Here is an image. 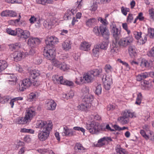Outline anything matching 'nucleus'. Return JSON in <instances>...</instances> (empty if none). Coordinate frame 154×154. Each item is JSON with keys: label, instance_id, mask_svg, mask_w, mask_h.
Instances as JSON below:
<instances>
[{"label": "nucleus", "instance_id": "nucleus-1", "mask_svg": "<svg viewBox=\"0 0 154 154\" xmlns=\"http://www.w3.org/2000/svg\"><path fill=\"white\" fill-rule=\"evenodd\" d=\"M36 126V128L40 129L38 131V139L41 141L47 139L52 128V122L40 120L37 122Z\"/></svg>", "mask_w": 154, "mask_h": 154}, {"label": "nucleus", "instance_id": "nucleus-2", "mask_svg": "<svg viewBox=\"0 0 154 154\" xmlns=\"http://www.w3.org/2000/svg\"><path fill=\"white\" fill-rule=\"evenodd\" d=\"M93 32L94 34L100 36L101 35L104 38H109L110 35L109 30L106 26L101 25L98 26H95L93 29Z\"/></svg>", "mask_w": 154, "mask_h": 154}, {"label": "nucleus", "instance_id": "nucleus-3", "mask_svg": "<svg viewBox=\"0 0 154 154\" xmlns=\"http://www.w3.org/2000/svg\"><path fill=\"white\" fill-rule=\"evenodd\" d=\"M86 128L92 134H97L101 130L97 122L92 121L86 125Z\"/></svg>", "mask_w": 154, "mask_h": 154}, {"label": "nucleus", "instance_id": "nucleus-4", "mask_svg": "<svg viewBox=\"0 0 154 154\" xmlns=\"http://www.w3.org/2000/svg\"><path fill=\"white\" fill-rule=\"evenodd\" d=\"M43 55L47 59L53 60L55 57V48L46 47L43 52Z\"/></svg>", "mask_w": 154, "mask_h": 154}, {"label": "nucleus", "instance_id": "nucleus-5", "mask_svg": "<svg viewBox=\"0 0 154 154\" xmlns=\"http://www.w3.org/2000/svg\"><path fill=\"white\" fill-rule=\"evenodd\" d=\"M133 116V113L129 111H125L123 112L122 116L118 118V120L122 124L125 125L129 122V117L132 118Z\"/></svg>", "mask_w": 154, "mask_h": 154}, {"label": "nucleus", "instance_id": "nucleus-6", "mask_svg": "<svg viewBox=\"0 0 154 154\" xmlns=\"http://www.w3.org/2000/svg\"><path fill=\"white\" fill-rule=\"evenodd\" d=\"M111 31L112 35L116 39L117 41L121 37V30L116 27L114 22H112L110 24Z\"/></svg>", "mask_w": 154, "mask_h": 154}, {"label": "nucleus", "instance_id": "nucleus-7", "mask_svg": "<svg viewBox=\"0 0 154 154\" xmlns=\"http://www.w3.org/2000/svg\"><path fill=\"white\" fill-rule=\"evenodd\" d=\"M32 82L30 78H25L20 81L19 85V90L21 91L29 88L32 84Z\"/></svg>", "mask_w": 154, "mask_h": 154}, {"label": "nucleus", "instance_id": "nucleus-8", "mask_svg": "<svg viewBox=\"0 0 154 154\" xmlns=\"http://www.w3.org/2000/svg\"><path fill=\"white\" fill-rule=\"evenodd\" d=\"M53 80L56 81L58 84L66 85L68 86H72L73 85V83L72 82L67 80H63L62 76H59L58 75H55L53 77Z\"/></svg>", "mask_w": 154, "mask_h": 154}, {"label": "nucleus", "instance_id": "nucleus-9", "mask_svg": "<svg viewBox=\"0 0 154 154\" xmlns=\"http://www.w3.org/2000/svg\"><path fill=\"white\" fill-rule=\"evenodd\" d=\"M133 41V38L131 36H128L121 38L119 42V44L122 47H125L130 45Z\"/></svg>", "mask_w": 154, "mask_h": 154}, {"label": "nucleus", "instance_id": "nucleus-10", "mask_svg": "<svg viewBox=\"0 0 154 154\" xmlns=\"http://www.w3.org/2000/svg\"><path fill=\"white\" fill-rule=\"evenodd\" d=\"M59 42L58 38L54 36H51L45 40V43L47 47L54 48V45Z\"/></svg>", "mask_w": 154, "mask_h": 154}, {"label": "nucleus", "instance_id": "nucleus-11", "mask_svg": "<svg viewBox=\"0 0 154 154\" xmlns=\"http://www.w3.org/2000/svg\"><path fill=\"white\" fill-rule=\"evenodd\" d=\"M17 37L22 40H26L29 38L30 36V32L27 30H23L20 28H18Z\"/></svg>", "mask_w": 154, "mask_h": 154}, {"label": "nucleus", "instance_id": "nucleus-12", "mask_svg": "<svg viewBox=\"0 0 154 154\" xmlns=\"http://www.w3.org/2000/svg\"><path fill=\"white\" fill-rule=\"evenodd\" d=\"M102 80L103 82L104 88L106 90H109L111 88V85L112 83L111 76L106 75L104 79L103 78Z\"/></svg>", "mask_w": 154, "mask_h": 154}, {"label": "nucleus", "instance_id": "nucleus-13", "mask_svg": "<svg viewBox=\"0 0 154 154\" xmlns=\"http://www.w3.org/2000/svg\"><path fill=\"white\" fill-rule=\"evenodd\" d=\"M112 141V140L110 137H104L100 138L98 141L97 144V146L101 147L105 145L108 142Z\"/></svg>", "mask_w": 154, "mask_h": 154}, {"label": "nucleus", "instance_id": "nucleus-14", "mask_svg": "<svg viewBox=\"0 0 154 154\" xmlns=\"http://www.w3.org/2000/svg\"><path fill=\"white\" fill-rule=\"evenodd\" d=\"M47 109L50 110H54L55 109L57 104L55 101L52 99H49L45 102Z\"/></svg>", "mask_w": 154, "mask_h": 154}, {"label": "nucleus", "instance_id": "nucleus-15", "mask_svg": "<svg viewBox=\"0 0 154 154\" xmlns=\"http://www.w3.org/2000/svg\"><path fill=\"white\" fill-rule=\"evenodd\" d=\"M41 42L40 40L38 38L30 37L27 41V44L31 47H34L39 45Z\"/></svg>", "mask_w": 154, "mask_h": 154}, {"label": "nucleus", "instance_id": "nucleus-16", "mask_svg": "<svg viewBox=\"0 0 154 154\" xmlns=\"http://www.w3.org/2000/svg\"><path fill=\"white\" fill-rule=\"evenodd\" d=\"M35 111L32 107H30L26 110L25 116L30 121L31 119L35 116Z\"/></svg>", "mask_w": 154, "mask_h": 154}, {"label": "nucleus", "instance_id": "nucleus-17", "mask_svg": "<svg viewBox=\"0 0 154 154\" xmlns=\"http://www.w3.org/2000/svg\"><path fill=\"white\" fill-rule=\"evenodd\" d=\"M91 45L88 42L86 41L83 42L81 43L80 46L81 50L88 51L90 50Z\"/></svg>", "mask_w": 154, "mask_h": 154}, {"label": "nucleus", "instance_id": "nucleus-18", "mask_svg": "<svg viewBox=\"0 0 154 154\" xmlns=\"http://www.w3.org/2000/svg\"><path fill=\"white\" fill-rule=\"evenodd\" d=\"M22 56L23 52L20 51H15L13 53L14 59L16 62L20 60L22 58Z\"/></svg>", "mask_w": 154, "mask_h": 154}, {"label": "nucleus", "instance_id": "nucleus-19", "mask_svg": "<svg viewBox=\"0 0 154 154\" xmlns=\"http://www.w3.org/2000/svg\"><path fill=\"white\" fill-rule=\"evenodd\" d=\"M29 122L26 118L24 117H19L16 119V123L18 124L24 125L26 124Z\"/></svg>", "mask_w": 154, "mask_h": 154}, {"label": "nucleus", "instance_id": "nucleus-20", "mask_svg": "<svg viewBox=\"0 0 154 154\" xmlns=\"http://www.w3.org/2000/svg\"><path fill=\"white\" fill-rule=\"evenodd\" d=\"M63 131L62 133L63 136H72L74 134V131L72 129L69 128L67 127H63Z\"/></svg>", "mask_w": 154, "mask_h": 154}, {"label": "nucleus", "instance_id": "nucleus-21", "mask_svg": "<svg viewBox=\"0 0 154 154\" xmlns=\"http://www.w3.org/2000/svg\"><path fill=\"white\" fill-rule=\"evenodd\" d=\"M90 107V105L82 101L81 104L77 106V109L79 110L86 111L89 109Z\"/></svg>", "mask_w": 154, "mask_h": 154}, {"label": "nucleus", "instance_id": "nucleus-22", "mask_svg": "<svg viewBox=\"0 0 154 154\" xmlns=\"http://www.w3.org/2000/svg\"><path fill=\"white\" fill-rule=\"evenodd\" d=\"M83 78L86 82L89 83L92 82L94 78L93 76L92 75L90 71H89L88 73L84 74Z\"/></svg>", "mask_w": 154, "mask_h": 154}, {"label": "nucleus", "instance_id": "nucleus-23", "mask_svg": "<svg viewBox=\"0 0 154 154\" xmlns=\"http://www.w3.org/2000/svg\"><path fill=\"white\" fill-rule=\"evenodd\" d=\"M93 100V96L91 94H88L86 95L83 99V102L90 105V106L91 103Z\"/></svg>", "mask_w": 154, "mask_h": 154}, {"label": "nucleus", "instance_id": "nucleus-24", "mask_svg": "<svg viewBox=\"0 0 154 154\" xmlns=\"http://www.w3.org/2000/svg\"><path fill=\"white\" fill-rule=\"evenodd\" d=\"M109 38H104V39L102 42L99 44L98 45H97L99 46V48L104 50H106L107 48L108 45V44L109 41L108 39Z\"/></svg>", "mask_w": 154, "mask_h": 154}, {"label": "nucleus", "instance_id": "nucleus-25", "mask_svg": "<svg viewBox=\"0 0 154 154\" xmlns=\"http://www.w3.org/2000/svg\"><path fill=\"white\" fill-rule=\"evenodd\" d=\"M43 25L45 28L50 29L54 25V23L51 20L48 19L44 21Z\"/></svg>", "mask_w": 154, "mask_h": 154}, {"label": "nucleus", "instance_id": "nucleus-26", "mask_svg": "<svg viewBox=\"0 0 154 154\" xmlns=\"http://www.w3.org/2000/svg\"><path fill=\"white\" fill-rule=\"evenodd\" d=\"M63 48L65 50H69L71 48V44L70 41L66 40L62 44Z\"/></svg>", "mask_w": 154, "mask_h": 154}, {"label": "nucleus", "instance_id": "nucleus-27", "mask_svg": "<svg viewBox=\"0 0 154 154\" xmlns=\"http://www.w3.org/2000/svg\"><path fill=\"white\" fill-rule=\"evenodd\" d=\"M9 83L11 85H14L17 81V77L15 75L12 74L8 76Z\"/></svg>", "mask_w": 154, "mask_h": 154}, {"label": "nucleus", "instance_id": "nucleus-28", "mask_svg": "<svg viewBox=\"0 0 154 154\" xmlns=\"http://www.w3.org/2000/svg\"><path fill=\"white\" fill-rule=\"evenodd\" d=\"M40 74L39 71L38 70L34 69L30 71V77L33 79H35Z\"/></svg>", "mask_w": 154, "mask_h": 154}, {"label": "nucleus", "instance_id": "nucleus-29", "mask_svg": "<svg viewBox=\"0 0 154 154\" xmlns=\"http://www.w3.org/2000/svg\"><path fill=\"white\" fill-rule=\"evenodd\" d=\"M128 52L131 56H135L137 54L135 47L134 45L130 46L128 48Z\"/></svg>", "mask_w": 154, "mask_h": 154}, {"label": "nucleus", "instance_id": "nucleus-30", "mask_svg": "<svg viewBox=\"0 0 154 154\" xmlns=\"http://www.w3.org/2000/svg\"><path fill=\"white\" fill-rule=\"evenodd\" d=\"M116 153L115 154H126L127 152L125 149L122 148L119 145H117L116 148Z\"/></svg>", "mask_w": 154, "mask_h": 154}, {"label": "nucleus", "instance_id": "nucleus-31", "mask_svg": "<svg viewBox=\"0 0 154 154\" xmlns=\"http://www.w3.org/2000/svg\"><path fill=\"white\" fill-rule=\"evenodd\" d=\"M97 22V19L95 18H91L86 20V25L89 27L94 25Z\"/></svg>", "mask_w": 154, "mask_h": 154}, {"label": "nucleus", "instance_id": "nucleus-32", "mask_svg": "<svg viewBox=\"0 0 154 154\" xmlns=\"http://www.w3.org/2000/svg\"><path fill=\"white\" fill-rule=\"evenodd\" d=\"M9 47L12 50H18L21 47V45L20 42H17L9 45Z\"/></svg>", "mask_w": 154, "mask_h": 154}, {"label": "nucleus", "instance_id": "nucleus-33", "mask_svg": "<svg viewBox=\"0 0 154 154\" xmlns=\"http://www.w3.org/2000/svg\"><path fill=\"white\" fill-rule=\"evenodd\" d=\"M8 66V63L5 61L0 60V72L5 69Z\"/></svg>", "mask_w": 154, "mask_h": 154}, {"label": "nucleus", "instance_id": "nucleus-34", "mask_svg": "<svg viewBox=\"0 0 154 154\" xmlns=\"http://www.w3.org/2000/svg\"><path fill=\"white\" fill-rule=\"evenodd\" d=\"M76 149H78V151L79 152H84L85 151L86 149L84 148L82 145L79 143H77L75 147Z\"/></svg>", "mask_w": 154, "mask_h": 154}, {"label": "nucleus", "instance_id": "nucleus-35", "mask_svg": "<svg viewBox=\"0 0 154 154\" xmlns=\"http://www.w3.org/2000/svg\"><path fill=\"white\" fill-rule=\"evenodd\" d=\"M6 30L7 33L10 35L13 36L17 35V36L18 28L17 29L15 30H13L11 29L8 28Z\"/></svg>", "mask_w": 154, "mask_h": 154}, {"label": "nucleus", "instance_id": "nucleus-36", "mask_svg": "<svg viewBox=\"0 0 154 154\" xmlns=\"http://www.w3.org/2000/svg\"><path fill=\"white\" fill-rule=\"evenodd\" d=\"M140 66L142 68L148 67L149 66V63L146 59H142L140 62Z\"/></svg>", "mask_w": 154, "mask_h": 154}, {"label": "nucleus", "instance_id": "nucleus-37", "mask_svg": "<svg viewBox=\"0 0 154 154\" xmlns=\"http://www.w3.org/2000/svg\"><path fill=\"white\" fill-rule=\"evenodd\" d=\"M39 96V94L37 91H34L31 93L29 94V98L31 101L35 99Z\"/></svg>", "mask_w": 154, "mask_h": 154}, {"label": "nucleus", "instance_id": "nucleus-38", "mask_svg": "<svg viewBox=\"0 0 154 154\" xmlns=\"http://www.w3.org/2000/svg\"><path fill=\"white\" fill-rule=\"evenodd\" d=\"M102 71L101 69H95L90 71V72L94 78V76H98L100 73L102 72Z\"/></svg>", "mask_w": 154, "mask_h": 154}, {"label": "nucleus", "instance_id": "nucleus-39", "mask_svg": "<svg viewBox=\"0 0 154 154\" xmlns=\"http://www.w3.org/2000/svg\"><path fill=\"white\" fill-rule=\"evenodd\" d=\"M35 2L38 4L43 5H46L51 2V0H35Z\"/></svg>", "mask_w": 154, "mask_h": 154}, {"label": "nucleus", "instance_id": "nucleus-40", "mask_svg": "<svg viewBox=\"0 0 154 154\" xmlns=\"http://www.w3.org/2000/svg\"><path fill=\"white\" fill-rule=\"evenodd\" d=\"M100 48L99 46L96 45L92 50L93 54L95 56L97 57L98 56Z\"/></svg>", "mask_w": 154, "mask_h": 154}, {"label": "nucleus", "instance_id": "nucleus-41", "mask_svg": "<svg viewBox=\"0 0 154 154\" xmlns=\"http://www.w3.org/2000/svg\"><path fill=\"white\" fill-rule=\"evenodd\" d=\"M62 70L65 71L69 69V66L64 62L61 63L59 67Z\"/></svg>", "mask_w": 154, "mask_h": 154}, {"label": "nucleus", "instance_id": "nucleus-42", "mask_svg": "<svg viewBox=\"0 0 154 154\" xmlns=\"http://www.w3.org/2000/svg\"><path fill=\"white\" fill-rule=\"evenodd\" d=\"M147 35H145L143 37L141 36V38L138 40V42L139 43L140 45H143L147 41Z\"/></svg>", "mask_w": 154, "mask_h": 154}, {"label": "nucleus", "instance_id": "nucleus-43", "mask_svg": "<svg viewBox=\"0 0 154 154\" xmlns=\"http://www.w3.org/2000/svg\"><path fill=\"white\" fill-rule=\"evenodd\" d=\"M104 69L106 72L107 73L111 72L113 71L112 68L109 64H107L105 65Z\"/></svg>", "mask_w": 154, "mask_h": 154}, {"label": "nucleus", "instance_id": "nucleus-44", "mask_svg": "<svg viewBox=\"0 0 154 154\" xmlns=\"http://www.w3.org/2000/svg\"><path fill=\"white\" fill-rule=\"evenodd\" d=\"M148 35L151 38H154V29L151 28H148Z\"/></svg>", "mask_w": 154, "mask_h": 154}, {"label": "nucleus", "instance_id": "nucleus-45", "mask_svg": "<svg viewBox=\"0 0 154 154\" xmlns=\"http://www.w3.org/2000/svg\"><path fill=\"white\" fill-rule=\"evenodd\" d=\"M142 98V94L141 93H139L137 96L136 98L135 104L138 105H140L141 102Z\"/></svg>", "mask_w": 154, "mask_h": 154}, {"label": "nucleus", "instance_id": "nucleus-46", "mask_svg": "<svg viewBox=\"0 0 154 154\" xmlns=\"http://www.w3.org/2000/svg\"><path fill=\"white\" fill-rule=\"evenodd\" d=\"M102 92V87L101 85H98L96 87L95 93L97 95L101 94Z\"/></svg>", "mask_w": 154, "mask_h": 154}, {"label": "nucleus", "instance_id": "nucleus-47", "mask_svg": "<svg viewBox=\"0 0 154 154\" xmlns=\"http://www.w3.org/2000/svg\"><path fill=\"white\" fill-rule=\"evenodd\" d=\"M150 18L152 21L154 20V9L151 8L148 11Z\"/></svg>", "mask_w": 154, "mask_h": 154}, {"label": "nucleus", "instance_id": "nucleus-48", "mask_svg": "<svg viewBox=\"0 0 154 154\" xmlns=\"http://www.w3.org/2000/svg\"><path fill=\"white\" fill-rule=\"evenodd\" d=\"M133 34L135 38L137 40L139 39L141 37L142 32H138L137 31H134Z\"/></svg>", "mask_w": 154, "mask_h": 154}, {"label": "nucleus", "instance_id": "nucleus-49", "mask_svg": "<svg viewBox=\"0 0 154 154\" xmlns=\"http://www.w3.org/2000/svg\"><path fill=\"white\" fill-rule=\"evenodd\" d=\"M118 51V50L117 47L114 46L113 45L111 46L110 52L112 54H116Z\"/></svg>", "mask_w": 154, "mask_h": 154}, {"label": "nucleus", "instance_id": "nucleus-50", "mask_svg": "<svg viewBox=\"0 0 154 154\" xmlns=\"http://www.w3.org/2000/svg\"><path fill=\"white\" fill-rule=\"evenodd\" d=\"M140 133L141 135L146 140L149 139V137H151L149 135H147L146 133L143 130H141L140 131Z\"/></svg>", "mask_w": 154, "mask_h": 154}, {"label": "nucleus", "instance_id": "nucleus-51", "mask_svg": "<svg viewBox=\"0 0 154 154\" xmlns=\"http://www.w3.org/2000/svg\"><path fill=\"white\" fill-rule=\"evenodd\" d=\"M134 18L132 14H129L127 18L126 21L128 23H132L133 20Z\"/></svg>", "mask_w": 154, "mask_h": 154}, {"label": "nucleus", "instance_id": "nucleus-52", "mask_svg": "<svg viewBox=\"0 0 154 154\" xmlns=\"http://www.w3.org/2000/svg\"><path fill=\"white\" fill-rule=\"evenodd\" d=\"M9 99V97L8 96H5L1 98L0 100V103L4 104L6 102H7Z\"/></svg>", "mask_w": 154, "mask_h": 154}, {"label": "nucleus", "instance_id": "nucleus-53", "mask_svg": "<svg viewBox=\"0 0 154 154\" xmlns=\"http://www.w3.org/2000/svg\"><path fill=\"white\" fill-rule=\"evenodd\" d=\"M89 88L88 87L84 86L82 89V91L84 94H89Z\"/></svg>", "mask_w": 154, "mask_h": 154}, {"label": "nucleus", "instance_id": "nucleus-54", "mask_svg": "<svg viewBox=\"0 0 154 154\" xmlns=\"http://www.w3.org/2000/svg\"><path fill=\"white\" fill-rule=\"evenodd\" d=\"M129 9L128 8H125L124 7H122L121 8V10L122 13L124 15H126L127 12L129 11Z\"/></svg>", "mask_w": 154, "mask_h": 154}, {"label": "nucleus", "instance_id": "nucleus-55", "mask_svg": "<svg viewBox=\"0 0 154 154\" xmlns=\"http://www.w3.org/2000/svg\"><path fill=\"white\" fill-rule=\"evenodd\" d=\"M98 20L103 24V25L105 26H106L108 24V22L106 19H103L102 17H100Z\"/></svg>", "mask_w": 154, "mask_h": 154}, {"label": "nucleus", "instance_id": "nucleus-56", "mask_svg": "<svg viewBox=\"0 0 154 154\" xmlns=\"http://www.w3.org/2000/svg\"><path fill=\"white\" fill-rule=\"evenodd\" d=\"M17 15V14L14 11L9 10L8 17H15Z\"/></svg>", "mask_w": 154, "mask_h": 154}, {"label": "nucleus", "instance_id": "nucleus-57", "mask_svg": "<svg viewBox=\"0 0 154 154\" xmlns=\"http://www.w3.org/2000/svg\"><path fill=\"white\" fill-rule=\"evenodd\" d=\"M97 3L95 2L93 3V4L91 6L90 10L92 11H95L97 8Z\"/></svg>", "mask_w": 154, "mask_h": 154}, {"label": "nucleus", "instance_id": "nucleus-58", "mask_svg": "<svg viewBox=\"0 0 154 154\" xmlns=\"http://www.w3.org/2000/svg\"><path fill=\"white\" fill-rule=\"evenodd\" d=\"M61 63L57 60H55L53 61L52 64L57 67H59Z\"/></svg>", "mask_w": 154, "mask_h": 154}, {"label": "nucleus", "instance_id": "nucleus-59", "mask_svg": "<svg viewBox=\"0 0 154 154\" xmlns=\"http://www.w3.org/2000/svg\"><path fill=\"white\" fill-rule=\"evenodd\" d=\"M74 96V94L73 91H71L68 93L66 94L67 97V99L72 98Z\"/></svg>", "mask_w": 154, "mask_h": 154}, {"label": "nucleus", "instance_id": "nucleus-60", "mask_svg": "<svg viewBox=\"0 0 154 154\" xmlns=\"http://www.w3.org/2000/svg\"><path fill=\"white\" fill-rule=\"evenodd\" d=\"M73 129L75 130L81 131L83 133H84L85 131V130L84 128L79 127H75L73 128Z\"/></svg>", "mask_w": 154, "mask_h": 154}, {"label": "nucleus", "instance_id": "nucleus-61", "mask_svg": "<svg viewBox=\"0 0 154 154\" xmlns=\"http://www.w3.org/2000/svg\"><path fill=\"white\" fill-rule=\"evenodd\" d=\"M9 10L3 11L1 13V15L2 17H8Z\"/></svg>", "mask_w": 154, "mask_h": 154}, {"label": "nucleus", "instance_id": "nucleus-62", "mask_svg": "<svg viewBox=\"0 0 154 154\" xmlns=\"http://www.w3.org/2000/svg\"><path fill=\"white\" fill-rule=\"evenodd\" d=\"M105 130L106 131H114V129H112L111 127H110L109 125V124H107L105 128Z\"/></svg>", "mask_w": 154, "mask_h": 154}, {"label": "nucleus", "instance_id": "nucleus-63", "mask_svg": "<svg viewBox=\"0 0 154 154\" xmlns=\"http://www.w3.org/2000/svg\"><path fill=\"white\" fill-rule=\"evenodd\" d=\"M142 128L143 129L145 130L146 131H149H149H151L149 130L150 127L148 125L145 124L142 126Z\"/></svg>", "mask_w": 154, "mask_h": 154}, {"label": "nucleus", "instance_id": "nucleus-64", "mask_svg": "<svg viewBox=\"0 0 154 154\" xmlns=\"http://www.w3.org/2000/svg\"><path fill=\"white\" fill-rule=\"evenodd\" d=\"M148 55L149 56L154 57V46L148 54Z\"/></svg>", "mask_w": 154, "mask_h": 154}]
</instances>
